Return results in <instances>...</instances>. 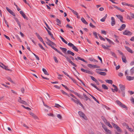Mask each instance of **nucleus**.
I'll return each mask as SVG.
<instances>
[{"mask_svg":"<svg viewBox=\"0 0 134 134\" xmlns=\"http://www.w3.org/2000/svg\"><path fill=\"white\" fill-rule=\"evenodd\" d=\"M70 98L74 102H75L77 104H79L82 107H83V105L80 102L79 100L77 99L76 100L71 97Z\"/></svg>","mask_w":134,"mask_h":134,"instance_id":"nucleus-2","label":"nucleus"},{"mask_svg":"<svg viewBox=\"0 0 134 134\" xmlns=\"http://www.w3.org/2000/svg\"><path fill=\"white\" fill-rule=\"evenodd\" d=\"M78 114L79 115H80V117H82L83 115H84V114L81 111H79L78 112Z\"/></svg>","mask_w":134,"mask_h":134,"instance_id":"nucleus-33","label":"nucleus"},{"mask_svg":"<svg viewBox=\"0 0 134 134\" xmlns=\"http://www.w3.org/2000/svg\"><path fill=\"white\" fill-rule=\"evenodd\" d=\"M46 39L47 40L46 42L47 44L49 46H50L53 49L56 51L57 52L59 53L60 54H62V53L59 51L57 48H55L52 45H55V43L51 41L47 37H46Z\"/></svg>","mask_w":134,"mask_h":134,"instance_id":"nucleus-1","label":"nucleus"},{"mask_svg":"<svg viewBox=\"0 0 134 134\" xmlns=\"http://www.w3.org/2000/svg\"><path fill=\"white\" fill-rule=\"evenodd\" d=\"M120 106L122 108L126 109L127 110V107L125 105L122 103Z\"/></svg>","mask_w":134,"mask_h":134,"instance_id":"nucleus-29","label":"nucleus"},{"mask_svg":"<svg viewBox=\"0 0 134 134\" xmlns=\"http://www.w3.org/2000/svg\"><path fill=\"white\" fill-rule=\"evenodd\" d=\"M69 78L72 80V81H73V82L74 83H76V80L74 78H72L71 77H70H70H69Z\"/></svg>","mask_w":134,"mask_h":134,"instance_id":"nucleus-47","label":"nucleus"},{"mask_svg":"<svg viewBox=\"0 0 134 134\" xmlns=\"http://www.w3.org/2000/svg\"><path fill=\"white\" fill-rule=\"evenodd\" d=\"M68 8H69L70 10L71 11V12L75 15L77 16L78 15V13L76 11H75L70 7H68Z\"/></svg>","mask_w":134,"mask_h":134,"instance_id":"nucleus-15","label":"nucleus"},{"mask_svg":"<svg viewBox=\"0 0 134 134\" xmlns=\"http://www.w3.org/2000/svg\"><path fill=\"white\" fill-rule=\"evenodd\" d=\"M56 21L57 23H59L60 24L61 23L60 21L58 19H56Z\"/></svg>","mask_w":134,"mask_h":134,"instance_id":"nucleus-55","label":"nucleus"},{"mask_svg":"<svg viewBox=\"0 0 134 134\" xmlns=\"http://www.w3.org/2000/svg\"><path fill=\"white\" fill-rule=\"evenodd\" d=\"M81 70L83 72L91 74V72L89 70L83 69V68L81 69Z\"/></svg>","mask_w":134,"mask_h":134,"instance_id":"nucleus-9","label":"nucleus"},{"mask_svg":"<svg viewBox=\"0 0 134 134\" xmlns=\"http://www.w3.org/2000/svg\"><path fill=\"white\" fill-rule=\"evenodd\" d=\"M38 45L42 49V50H45L44 48L43 47V46L40 43H39L38 44Z\"/></svg>","mask_w":134,"mask_h":134,"instance_id":"nucleus-44","label":"nucleus"},{"mask_svg":"<svg viewBox=\"0 0 134 134\" xmlns=\"http://www.w3.org/2000/svg\"><path fill=\"white\" fill-rule=\"evenodd\" d=\"M35 34L38 37V38L41 41L43 40L42 38L37 33H36Z\"/></svg>","mask_w":134,"mask_h":134,"instance_id":"nucleus-17","label":"nucleus"},{"mask_svg":"<svg viewBox=\"0 0 134 134\" xmlns=\"http://www.w3.org/2000/svg\"><path fill=\"white\" fill-rule=\"evenodd\" d=\"M120 106L122 108L126 109L127 110V107L125 105L122 103Z\"/></svg>","mask_w":134,"mask_h":134,"instance_id":"nucleus-30","label":"nucleus"},{"mask_svg":"<svg viewBox=\"0 0 134 134\" xmlns=\"http://www.w3.org/2000/svg\"><path fill=\"white\" fill-rule=\"evenodd\" d=\"M125 48L129 52L131 53H133V51L129 47L126 46L125 47Z\"/></svg>","mask_w":134,"mask_h":134,"instance_id":"nucleus-13","label":"nucleus"},{"mask_svg":"<svg viewBox=\"0 0 134 134\" xmlns=\"http://www.w3.org/2000/svg\"><path fill=\"white\" fill-rule=\"evenodd\" d=\"M123 5H126L128 6L129 4L126 3L125 2H122L121 3Z\"/></svg>","mask_w":134,"mask_h":134,"instance_id":"nucleus-53","label":"nucleus"},{"mask_svg":"<svg viewBox=\"0 0 134 134\" xmlns=\"http://www.w3.org/2000/svg\"><path fill=\"white\" fill-rule=\"evenodd\" d=\"M81 20L85 24H88L87 23V22L83 18H82Z\"/></svg>","mask_w":134,"mask_h":134,"instance_id":"nucleus-21","label":"nucleus"},{"mask_svg":"<svg viewBox=\"0 0 134 134\" xmlns=\"http://www.w3.org/2000/svg\"><path fill=\"white\" fill-rule=\"evenodd\" d=\"M23 126L26 127V129H29V127L27 126L26 125H25V124H23Z\"/></svg>","mask_w":134,"mask_h":134,"instance_id":"nucleus-64","label":"nucleus"},{"mask_svg":"<svg viewBox=\"0 0 134 134\" xmlns=\"http://www.w3.org/2000/svg\"><path fill=\"white\" fill-rule=\"evenodd\" d=\"M115 88L114 89V90H113V89H112V91L113 92H114V90H115V91L116 92H117L118 91V88L117 87H115L114 88Z\"/></svg>","mask_w":134,"mask_h":134,"instance_id":"nucleus-54","label":"nucleus"},{"mask_svg":"<svg viewBox=\"0 0 134 134\" xmlns=\"http://www.w3.org/2000/svg\"><path fill=\"white\" fill-rule=\"evenodd\" d=\"M121 91L124 92L125 90V86L124 85L120 84L119 85Z\"/></svg>","mask_w":134,"mask_h":134,"instance_id":"nucleus-6","label":"nucleus"},{"mask_svg":"<svg viewBox=\"0 0 134 134\" xmlns=\"http://www.w3.org/2000/svg\"><path fill=\"white\" fill-rule=\"evenodd\" d=\"M108 126H109L110 127L112 128V126L110 125V124L109 123V122H107L106 123V124Z\"/></svg>","mask_w":134,"mask_h":134,"instance_id":"nucleus-41","label":"nucleus"},{"mask_svg":"<svg viewBox=\"0 0 134 134\" xmlns=\"http://www.w3.org/2000/svg\"><path fill=\"white\" fill-rule=\"evenodd\" d=\"M47 115L48 116H52V117H54V115L53 114H52V113H51L48 114Z\"/></svg>","mask_w":134,"mask_h":134,"instance_id":"nucleus-58","label":"nucleus"},{"mask_svg":"<svg viewBox=\"0 0 134 134\" xmlns=\"http://www.w3.org/2000/svg\"><path fill=\"white\" fill-rule=\"evenodd\" d=\"M126 78L129 81L132 80L134 79V77H132L129 76H126Z\"/></svg>","mask_w":134,"mask_h":134,"instance_id":"nucleus-14","label":"nucleus"},{"mask_svg":"<svg viewBox=\"0 0 134 134\" xmlns=\"http://www.w3.org/2000/svg\"><path fill=\"white\" fill-rule=\"evenodd\" d=\"M6 9H7V10L12 15L14 16H15V14L10 9H9L7 7H6Z\"/></svg>","mask_w":134,"mask_h":134,"instance_id":"nucleus-10","label":"nucleus"},{"mask_svg":"<svg viewBox=\"0 0 134 134\" xmlns=\"http://www.w3.org/2000/svg\"><path fill=\"white\" fill-rule=\"evenodd\" d=\"M97 70H100V71H107V70L106 69H97Z\"/></svg>","mask_w":134,"mask_h":134,"instance_id":"nucleus-57","label":"nucleus"},{"mask_svg":"<svg viewBox=\"0 0 134 134\" xmlns=\"http://www.w3.org/2000/svg\"><path fill=\"white\" fill-rule=\"evenodd\" d=\"M110 53L115 58H117V57L116 56V55L114 53V52H112V51H110Z\"/></svg>","mask_w":134,"mask_h":134,"instance_id":"nucleus-28","label":"nucleus"},{"mask_svg":"<svg viewBox=\"0 0 134 134\" xmlns=\"http://www.w3.org/2000/svg\"><path fill=\"white\" fill-rule=\"evenodd\" d=\"M71 96L72 97L75 98V99H77V98H76V97H75V96H74V95H73L72 94H70L69 96Z\"/></svg>","mask_w":134,"mask_h":134,"instance_id":"nucleus-62","label":"nucleus"},{"mask_svg":"<svg viewBox=\"0 0 134 134\" xmlns=\"http://www.w3.org/2000/svg\"><path fill=\"white\" fill-rule=\"evenodd\" d=\"M93 34L95 36V37L96 38H97V39L98 38V37L97 36V33L96 32H95V31L93 32Z\"/></svg>","mask_w":134,"mask_h":134,"instance_id":"nucleus-37","label":"nucleus"},{"mask_svg":"<svg viewBox=\"0 0 134 134\" xmlns=\"http://www.w3.org/2000/svg\"><path fill=\"white\" fill-rule=\"evenodd\" d=\"M97 72L100 75L103 76H105L106 75V73L104 72L97 71Z\"/></svg>","mask_w":134,"mask_h":134,"instance_id":"nucleus-18","label":"nucleus"},{"mask_svg":"<svg viewBox=\"0 0 134 134\" xmlns=\"http://www.w3.org/2000/svg\"><path fill=\"white\" fill-rule=\"evenodd\" d=\"M61 55L64 57L66 58L68 62H69L71 60L67 56L63 55L62 53V54Z\"/></svg>","mask_w":134,"mask_h":134,"instance_id":"nucleus-19","label":"nucleus"},{"mask_svg":"<svg viewBox=\"0 0 134 134\" xmlns=\"http://www.w3.org/2000/svg\"><path fill=\"white\" fill-rule=\"evenodd\" d=\"M54 58L55 62L57 63H58V61L57 60L56 57H54Z\"/></svg>","mask_w":134,"mask_h":134,"instance_id":"nucleus-51","label":"nucleus"},{"mask_svg":"<svg viewBox=\"0 0 134 134\" xmlns=\"http://www.w3.org/2000/svg\"><path fill=\"white\" fill-rule=\"evenodd\" d=\"M101 33L102 34H104L105 35H106L107 34L106 32L104 30H102Z\"/></svg>","mask_w":134,"mask_h":134,"instance_id":"nucleus-52","label":"nucleus"},{"mask_svg":"<svg viewBox=\"0 0 134 134\" xmlns=\"http://www.w3.org/2000/svg\"><path fill=\"white\" fill-rule=\"evenodd\" d=\"M7 79L9 81L11 82H13V81L12 80L10 77H7Z\"/></svg>","mask_w":134,"mask_h":134,"instance_id":"nucleus-49","label":"nucleus"},{"mask_svg":"<svg viewBox=\"0 0 134 134\" xmlns=\"http://www.w3.org/2000/svg\"><path fill=\"white\" fill-rule=\"evenodd\" d=\"M88 94L90 96H91L92 97V98L94 99V100L95 101H97V99H96L92 95H91L89 93H88Z\"/></svg>","mask_w":134,"mask_h":134,"instance_id":"nucleus-40","label":"nucleus"},{"mask_svg":"<svg viewBox=\"0 0 134 134\" xmlns=\"http://www.w3.org/2000/svg\"><path fill=\"white\" fill-rule=\"evenodd\" d=\"M105 39L107 40V41H108L109 43H111L112 42L110 39L107 38H105Z\"/></svg>","mask_w":134,"mask_h":134,"instance_id":"nucleus-56","label":"nucleus"},{"mask_svg":"<svg viewBox=\"0 0 134 134\" xmlns=\"http://www.w3.org/2000/svg\"><path fill=\"white\" fill-rule=\"evenodd\" d=\"M57 117L60 119H61L62 118V116L60 114H58L57 115Z\"/></svg>","mask_w":134,"mask_h":134,"instance_id":"nucleus-59","label":"nucleus"},{"mask_svg":"<svg viewBox=\"0 0 134 134\" xmlns=\"http://www.w3.org/2000/svg\"><path fill=\"white\" fill-rule=\"evenodd\" d=\"M131 75H132L134 73V67L131 68L130 70Z\"/></svg>","mask_w":134,"mask_h":134,"instance_id":"nucleus-27","label":"nucleus"},{"mask_svg":"<svg viewBox=\"0 0 134 134\" xmlns=\"http://www.w3.org/2000/svg\"><path fill=\"white\" fill-rule=\"evenodd\" d=\"M87 66L90 68H99V66L97 65H92L91 64H88Z\"/></svg>","mask_w":134,"mask_h":134,"instance_id":"nucleus-5","label":"nucleus"},{"mask_svg":"<svg viewBox=\"0 0 134 134\" xmlns=\"http://www.w3.org/2000/svg\"><path fill=\"white\" fill-rule=\"evenodd\" d=\"M126 25L125 24H122L120 27L123 30L126 27Z\"/></svg>","mask_w":134,"mask_h":134,"instance_id":"nucleus-45","label":"nucleus"},{"mask_svg":"<svg viewBox=\"0 0 134 134\" xmlns=\"http://www.w3.org/2000/svg\"><path fill=\"white\" fill-rule=\"evenodd\" d=\"M19 99H18V101L21 103L22 104H23L24 105H27V103L24 101L23 100L21 99V98L20 97L19 98Z\"/></svg>","mask_w":134,"mask_h":134,"instance_id":"nucleus-7","label":"nucleus"},{"mask_svg":"<svg viewBox=\"0 0 134 134\" xmlns=\"http://www.w3.org/2000/svg\"><path fill=\"white\" fill-rule=\"evenodd\" d=\"M42 71L45 75H49V74H48V73L47 72L46 70V69L43 68L42 69Z\"/></svg>","mask_w":134,"mask_h":134,"instance_id":"nucleus-25","label":"nucleus"},{"mask_svg":"<svg viewBox=\"0 0 134 134\" xmlns=\"http://www.w3.org/2000/svg\"><path fill=\"white\" fill-rule=\"evenodd\" d=\"M72 48L76 52H78L79 51L78 49L74 45L73 46Z\"/></svg>","mask_w":134,"mask_h":134,"instance_id":"nucleus-34","label":"nucleus"},{"mask_svg":"<svg viewBox=\"0 0 134 134\" xmlns=\"http://www.w3.org/2000/svg\"><path fill=\"white\" fill-rule=\"evenodd\" d=\"M91 79L95 82H96V81L97 80L95 79L94 77L92 76H91Z\"/></svg>","mask_w":134,"mask_h":134,"instance_id":"nucleus-43","label":"nucleus"},{"mask_svg":"<svg viewBox=\"0 0 134 134\" xmlns=\"http://www.w3.org/2000/svg\"><path fill=\"white\" fill-rule=\"evenodd\" d=\"M111 25L112 26H114L115 24V21L114 18L113 17H111Z\"/></svg>","mask_w":134,"mask_h":134,"instance_id":"nucleus-12","label":"nucleus"},{"mask_svg":"<svg viewBox=\"0 0 134 134\" xmlns=\"http://www.w3.org/2000/svg\"><path fill=\"white\" fill-rule=\"evenodd\" d=\"M67 53L68 54H71L73 56L75 55L74 53L70 50H68L67 51Z\"/></svg>","mask_w":134,"mask_h":134,"instance_id":"nucleus-20","label":"nucleus"},{"mask_svg":"<svg viewBox=\"0 0 134 134\" xmlns=\"http://www.w3.org/2000/svg\"><path fill=\"white\" fill-rule=\"evenodd\" d=\"M123 34L124 35H130L132 34V33L127 30H126L123 32Z\"/></svg>","mask_w":134,"mask_h":134,"instance_id":"nucleus-8","label":"nucleus"},{"mask_svg":"<svg viewBox=\"0 0 134 134\" xmlns=\"http://www.w3.org/2000/svg\"><path fill=\"white\" fill-rule=\"evenodd\" d=\"M61 91L63 94H65L68 97H70L69 95L68 94L66 93L63 90H61Z\"/></svg>","mask_w":134,"mask_h":134,"instance_id":"nucleus-31","label":"nucleus"},{"mask_svg":"<svg viewBox=\"0 0 134 134\" xmlns=\"http://www.w3.org/2000/svg\"><path fill=\"white\" fill-rule=\"evenodd\" d=\"M131 100L134 104V98L133 97H131Z\"/></svg>","mask_w":134,"mask_h":134,"instance_id":"nucleus-63","label":"nucleus"},{"mask_svg":"<svg viewBox=\"0 0 134 134\" xmlns=\"http://www.w3.org/2000/svg\"><path fill=\"white\" fill-rule=\"evenodd\" d=\"M102 46L103 48L105 49H108V48L110 47V46H109L106 45V46H105L103 44H102Z\"/></svg>","mask_w":134,"mask_h":134,"instance_id":"nucleus-24","label":"nucleus"},{"mask_svg":"<svg viewBox=\"0 0 134 134\" xmlns=\"http://www.w3.org/2000/svg\"><path fill=\"white\" fill-rule=\"evenodd\" d=\"M83 96L86 99V100H90V99L85 94H83Z\"/></svg>","mask_w":134,"mask_h":134,"instance_id":"nucleus-38","label":"nucleus"},{"mask_svg":"<svg viewBox=\"0 0 134 134\" xmlns=\"http://www.w3.org/2000/svg\"><path fill=\"white\" fill-rule=\"evenodd\" d=\"M68 45L70 47H71L72 48V47H73V46H74V45L73 44H72V43H71L70 42L68 44Z\"/></svg>","mask_w":134,"mask_h":134,"instance_id":"nucleus-39","label":"nucleus"},{"mask_svg":"<svg viewBox=\"0 0 134 134\" xmlns=\"http://www.w3.org/2000/svg\"><path fill=\"white\" fill-rule=\"evenodd\" d=\"M62 72L66 76H67L68 77H70V76L66 73L64 71H62Z\"/></svg>","mask_w":134,"mask_h":134,"instance_id":"nucleus-50","label":"nucleus"},{"mask_svg":"<svg viewBox=\"0 0 134 134\" xmlns=\"http://www.w3.org/2000/svg\"><path fill=\"white\" fill-rule=\"evenodd\" d=\"M116 103L118 105H119V106L122 103L120 102L119 100H117L116 101Z\"/></svg>","mask_w":134,"mask_h":134,"instance_id":"nucleus-42","label":"nucleus"},{"mask_svg":"<svg viewBox=\"0 0 134 134\" xmlns=\"http://www.w3.org/2000/svg\"><path fill=\"white\" fill-rule=\"evenodd\" d=\"M69 62L74 67H76L77 66V65L73 63L71 60Z\"/></svg>","mask_w":134,"mask_h":134,"instance_id":"nucleus-36","label":"nucleus"},{"mask_svg":"<svg viewBox=\"0 0 134 134\" xmlns=\"http://www.w3.org/2000/svg\"><path fill=\"white\" fill-rule=\"evenodd\" d=\"M106 19V17H104L102 19H101L100 20L102 22H104L105 21V19Z\"/></svg>","mask_w":134,"mask_h":134,"instance_id":"nucleus-48","label":"nucleus"},{"mask_svg":"<svg viewBox=\"0 0 134 134\" xmlns=\"http://www.w3.org/2000/svg\"><path fill=\"white\" fill-rule=\"evenodd\" d=\"M102 87L104 89L107 90L108 89V87L105 85L102 84Z\"/></svg>","mask_w":134,"mask_h":134,"instance_id":"nucleus-32","label":"nucleus"},{"mask_svg":"<svg viewBox=\"0 0 134 134\" xmlns=\"http://www.w3.org/2000/svg\"><path fill=\"white\" fill-rule=\"evenodd\" d=\"M20 13L21 15L23 16V17L25 19H26L27 18L26 17V16L23 13V11L22 10L20 11Z\"/></svg>","mask_w":134,"mask_h":134,"instance_id":"nucleus-16","label":"nucleus"},{"mask_svg":"<svg viewBox=\"0 0 134 134\" xmlns=\"http://www.w3.org/2000/svg\"><path fill=\"white\" fill-rule=\"evenodd\" d=\"M102 127L106 132V134H111L110 130L108 129L106 126L104 125H102Z\"/></svg>","mask_w":134,"mask_h":134,"instance_id":"nucleus-3","label":"nucleus"},{"mask_svg":"<svg viewBox=\"0 0 134 134\" xmlns=\"http://www.w3.org/2000/svg\"><path fill=\"white\" fill-rule=\"evenodd\" d=\"M59 37L61 39L62 41L64 42L66 44H68V42L66 41L61 36H59Z\"/></svg>","mask_w":134,"mask_h":134,"instance_id":"nucleus-23","label":"nucleus"},{"mask_svg":"<svg viewBox=\"0 0 134 134\" xmlns=\"http://www.w3.org/2000/svg\"><path fill=\"white\" fill-rule=\"evenodd\" d=\"M116 16L120 20V21L122 23H124V21H123V17L122 15H116Z\"/></svg>","mask_w":134,"mask_h":134,"instance_id":"nucleus-11","label":"nucleus"},{"mask_svg":"<svg viewBox=\"0 0 134 134\" xmlns=\"http://www.w3.org/2000/svg\"><path fill=\"white\" fill-rule=\"evenodd\" d=\"M105 81L106 82L108 83H110L111 84L113 82L111 80H105Z\"/></svg>","mask_w":134,"mask_h":134,"instance_id":"nucleus-35","label":"nucleus"},{"mask_svg":"<svg viewBox=\"0 0 134 134\" xmlns=\"http://www.w3.org/2000/svg\"><path fill=\"white\" fill-rule=\"evenodd\" d=\"M122 59L123 62H124L125 63H126V58L124 55H122Z\"/></svg>","mask_w":134,"mask_h":134,"instance_id":"nucleus-26","label":"nucleus"},{"mask_svg":"<svg viewBox=\"0 0 134 134\" xmlns=\"http://www.w3.org/2000/svg\"><path fill=\"white\" fill-rule=\"evenodd\" d=\"M60 48L62 51V52L64 53H65L67 51L66 49L64 48H62V47H60Z\"/></svg>","mask_w":134,"mask_h":134,"instance_id":"nucleus-22","label":"nucleus"},{"mask_svg":"<svg viewBox=\"0 0 134 134\" xmlns=\"http://www.w3.org/2000/svg\"><path fill=\"white\" fill-rule=\"evenodd\" d=\"M82 58H81L80 57H77V58H75V59L76 60H81V59Z\"/></svg>","mask_w":134,"mask_h":134,"instance_id":"nucleus-61","label":"nucleus"},{"mask_svg":"<svg viewBox=\"0 0 134 134\" xmlns=\"http://www.w3.org/2000/svg\"><path fill=\"white\" fill-rule=\"evenodd\" d=\"M112 125L113 127L114 128L116 129L118 131L120 132H122V130L120 129V127L116 124L114 123H112Z\"/></svg>","mask_w":134,"mask_h":134,"instance_id":"nucleus-4","label":"nucleus"},{"mask_svg":"<svg viewBox=\"0 0 134 134\" xmlns=\"http://www.w3.org/2000/svg\"><path fill=\"white\" fill-rule=\"evenodd\" d=\"M2 68L3 69H5L6 70H9L8 69L7 66H6L5 65H3V66L2 67Z\"/></svg>","mask_w":134,"mask_h":134,"instance_id":"nucleus-46","label":"nucleus"},{"mask_svg":"<svg viewBox=\"0 0 134 134\" xmlns=\"http://www.w3.org/2000/svg\"><path fill=\"white\" fill-rule=\"evenodd\" d=\"M82 118L85 120H86L87 119V118L86 117L85 115V114L84 115H83L82 117Z\"/></svg>","mask_w":134,"mask_h":134,"instance_id":"nucleus-60","label":"nucleus"}]
</instances>
